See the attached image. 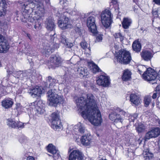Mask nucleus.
Instances as JSON below:
<instances>
[{
    "mask_svg": "<svg viewBox=\"0 0 160 160\" xmlns=\"http://www.w3.org/2000/svg\"><path fill=\"white\" fill-rule=\"evenodd\" d=\"M94 98L92 94L88 93L79 98L76 102L83 118L88 119L93 125L99 126L101 124L102 119Z\"/></svg>",
    "mask_w": 160,
    "mask_h": 160,
    "instance_id": "1",
    "label": "nucleus"
},
{
    "mask_svg": "<svg viewBox=\"0 0 160 160\" xmlns=\"http://www.w3.org/2000/svg\"><path fill=\"white\" fill-rule=\"evenodd\" d=\"M23 8L26 10L33 11L34 14L28 17V21L32 23L35 22L34 28L35 29L41 27V21L42 17H43L45 11L42 2L39 0H30L26 2L23 5Z\"/></svg>",
    "mask_w": 160,
    "mask_h": 160,
    "instance_id": "2",
    "label": "nucleus"
},
{
    "mask_svg": "<svg viewBox=\"0 0 160 160\" xmlns=\"http://www.w3.org/2000/svg\"><path fill=\"white\" fill-rule=\"evenodd\" d=\"M131 59V53L129 51L121 49L117 53L114 58V62L127 64L129 63Z\"/></svg>",
    "mask_w": 160,
    "mask_h": 160,
    "instance_id": "3",
    "label": "nucleus"
},
{
    "mask_svg": "<svg viewBox=\"0 0 160 160\" xmlns=\"http://www.w3.org/2000/svg\"><path fill=\"white\" fill-rule=\"evenodd\" d=\"M47 94L49 104L51 105L61 103L63 101L62 98L58 95L56 89H51L48 91Z\"/></svg>",
    "mask_w": 160,
    "mask_h": 160,
    "instance_id": "4",
    "label": "nucleus"
},
{
    "mask_svg": "<svg viewBox=\"0 0 160 160\" xmlns=\"http://www.w3.org/2000/svg\"><path fill=\"white\" fill-rule=\"evenodd\" d=\"M158 76L160 81V70L157 73L154 69L149 68H147L146 71L143 74L142 77L145 80L152 82L155 81Z\"/></svg>",
    "mask_w": 160,
    "mask_h": 160,
    "instance_id": "5",
    "label": "nucleus"
},
{
    "mask_svg": "<svg viewBox=\"0 0 160 160\" xmlns=\"http://www.w3.org/2000/svg\"><path fill=\"white\" fill-rule=\"evenodd\" d=\"M56 35L54 31L52 32V34L49 33L48 34V37L47 38V40L50 43V45H47L44 46V49L45 51L49 52H52V50L55 48L58 47V45L55 42L57 38H56Z\"/></svg>",
    "mask_w": 160,
    "mask_h": 160,
    "instance_id": "6",
    "label": "nucleus"
},
{
    "mask_svg": "<svg viewBox=\"0 0 160 160\" xmlns=\"http://www.w3.org/2000/svg\"><path fill=\"white\" fill-rule=\"evenodd\" d=\"M113 15L110 11L106 9L102 12L101 15V21L102 25L106 28H109L112 22Z\"/></svg>",
    "mask_w": 160,
    "mask_h": 160,
    "instance_id": "7",
    "label": "nucleus"
},
{
    "mask_svg": "<svg viewBox=\"0 0 160 160\" xmlns=\"http://www.w3.org/2000/svg\"><path fill=\"white\" fill-rule=\"evenodd\" d=\"M59 114L58 112H54L51 115V126L55 130H59L62 127V125L59 118Z\"/></svg>",
    "mask_w": 160,
    "mask_h": 160,
    "instance_id": "8",
    "label": "nucleus"
},
{
    "mask_svg": "<svg viewBox=\"0 0 160 160\" xmlns=\"http://www.w3.org/2000/svg\"><path fill=\"white\" fill-rule=\"evenodd\" d=\"M71 152L69 156V160H83L84 155L82 152L77 149L73 150L69 148L68 152Z\"/></svg>",
    "mask_w": 160,
    "mask_h": 160,
    "instance_id": "9",
    "label": "nucleus"
},
{
    "mask_svg": "<svg viewBox=\"0 0 160 160\" xmlns=\"http://www.w3.org/2000/svg\"><path fill=\"white\" fill-rule=\"evenodd\" d=\"M109 118L112 121L114 120V124L118 128L122 126L123 119L120 114L115 112H112L109 114Z\"/></svg>",
    "mask_w": 160,
    "mask_h": 160,
    "instance_id": "10",
    "label": "nucleus"
},
{
    "mask_svg": "<svg viewBox=\"0 0 160 160\" xmlns=\"http://www.w3.org/2000/svg\"><path fill=\"white\" fill-rule=\"evenodd\" d=\"M95 17L93 16L89 17L87 19V25L90 31L93 33H96L97 30L95 24Z\"/></svg>",
    "mask_w": 160,
    "mask_h": 160,
    "instance_id": "11",
    "label": "nucleus"
},
{
    "mask_svg": "<svg viewBox=\"0 0 160 160\" xmlns=\"http://www.w3.org/2000/svg\"><path fill=\"white\" fill-rule=\"evenodd\" d=\"M47 150L52 155H49L52 156L54 160H58L61 158L59 151L56 149L55 146L52 144H49L47 147Z\"/></svg>",
    "mask_w": 160,
    "mask_h": 160,
    "instance_id": "12",
    "label": "nucleus"
},
{
    "mask_svg": "<svg viewBox=\"0 0 160 160\" xmlns=\"http://www.w3.org/2000/svg\"><path fill=\"white\" fill-rule=\"evenodd\" d=\"M58 24L59 27L62 30L72 28V25L69 19L67 17L64 18L63 20H59Z\"/></svg>",
    "mask_w": 160,
    "mask_h": 160,
    "instance_id": "13",
    "label": "nucleus"
},
{
    "mask_svg": "<svg viewBox=\"0 0 160 160\" xmlns=\"http://www.w3.org/2000/svg\"><path fill=\"white\" fill-rule=\"evenodd\" d=\"M62 62L61 58L58 55H56L51 57L50 60V65L51 68H55L60 66Z\"/></svg>",
    "mask_w": 160,
    "mask_h": 160,
    "instance_id": "14",
    "label": "nucleus"
},
{
    "mask_svg": "<svg viewBox=\"0 0 160 160\" xmlns=\"http://www.w3.org/2000/svg\"><path fill=\"white\" fill-rule=\"evenodd\" d=\"M160 134V129L158 128H154L146 133L145 136L146 139H149L158 137Z\"/></svg>",
    "mask_w": 160,
    "mask_h": 160,
    "instance_id": "15",
    "label": "nucleus"
},
{
    "mask_svg": "<svg viewBox=\"0 0 160 160\" xmlns=\"http://www.w3.org/2000/svg\"><path fill=\"white\" fill-rule=\"evenodd\" d=\"M97 82L99 85L104 87H107L110 84L108 77L103 75H101L99 77L98 79L97 80Z\"/></svg>",
    "mask_w": 160,
    "mask_h": 160,
    "instance_id": "16",
    "label": "nucleus"
},
{
    "mask_svg": "<svg viewBox=\"0 0 160 160\" xmlns=\"http://www.w3.org/2000/svg\"><path fill=\"white\" fill-rule=\"evenodd\" d=\"M8 43L4 37L0 34V52H6L9 48Z\"/></svg>",
    "mask_w": 160,
    "mask_h": 160,
    "instance_id": "17",
    "label": "nucleus"
},
{
    "mask_svg": "<svg viewBox=\"0 0 160 160\" xmlns=\"http://www.w3.org/2000/svg\"><path fill=\"white\" fill-rule=\"evenodd\" d=\"M28 92L32 97L37 98L40 96L42 94V91L41 87L37 86L33 89H30Z\"/></svg>",
    "mask_w": 160,
    "mask_h": 160,
    "instance_id": "18",
    "label": "nucleus"
},
{
    "mask_svg": "<svg viewBox=\"0 0 160 160\" xmlns=\"http://www.w3.org/2000/svg\"><path fill=\"white\" fill-rule=\"evenodd\" d=\"M80 140L82 144L86 146H90L92 142V137L88 135L82 136Z\"/></svg>",
    "mask_w": 160,
    "mask_h": 160,
    "instance_id": "19",
    "label": "nucleus"
},
{
    "mask_svg": "<svg viewBox=\"0 0 160 160\" xmlns=\"http://www.w3.org/2000/svg\"><path fill=\"white\" fill-rule=\"evenodd\" d=\"M46 28L48 31H54L55 25L53 20L51 18H48L47 19L46 22Z\"/></svg>",
    "mask_w": 160,
    "mask_h": 160,
    "instance_id": "20",
    "label": "nucleus"
},
{
    "mask_svg": "<svg viewBox=\"0 0 160 160\" xmlns=\"http://www.w3.org/2000/svg\"><path fill=\"white\" fill-rule=\"evenodd\" d=\"M47 85V87L48 86L49 88L52 89H56V84H57V81L56 80L53 79L51 77L49 76L48 77V79L46 82Z\"/></svg>",
    "mask_w": 160,
    "mask_h": 160,
    "instance_id": "21",
    "label": "nucleus"
},
{
    "mask_svg": "<svg viewBox=\"0 0 160 160\" xmlns=\"http://www.w3.org/2000/svg\"><path fill=\"white\" fill-rule=\"evenodd\" d=\"M141 57L144 60L148 61L152 58L153 55L150 51L145 50L142 51Z\"/></svg>",
    "mask_w": 160,
    "mask_h": 160,
    "instance_id": "22",
    "label": "nucleus"
},
{
    "mask_svg": "<svg viewBox=\"0 0 160 160\" xmlns=\"http://www.w3.org/2000/svg\"><path fill=\"white\" fill-rule=\"evenodd\" d=\"M13 104V101L11 98L5 99L2 102V106L6 109L11 108Z\"/></svg>",
    "mask_w": 160,
    "mask_h": 160,
    "instance_id": "23",
    "label": "nucleus"
},
{
    "mask_svg": "<svg viewBox=\"0 0 160 160\" xmlns=\"http://www.w3.org/2000/svg\"><path fill=\"white\" fill-rule=\"evenodd\" d=\"M7 4L6 0H0V16H4L6 13Z\"/></svg>",
    "mask_w": 160,
    "mask_h": 160,
    "instance_id": "24",
    "label": "nucleus"
},
{
    "mask_svg": "<svg viewBox=\"0 0 160 160\" xmlns=\"http://www.w3.org/2000/svg\"><path fill=\"white\" fill-rule=\"evenodd\" d=\"M36 102H33L31 103V107L32 109H34L36 111L37 114H42L44 112L45 110L43 108H41L38 106Z\"/></svg>",
    "mask_w": 160,
    "mask_h": 160,
    "instance_id": "25",
    "label": "nucleus"
},
{
    "mask_svg": "<svg viewBox=\"0 0 160 160\" xmlns=\"http://www.w3.org/2000/svg\"><path fill=\"white\" fill-rule=\"evenodd\" d=\"M130 98L131 102L136 105H137L140 102L139 97L135 94H131Z\"/></svg>",
    "mask_w": 160,
    "mask_h": 160,
    "instance_id": "26",
    "label": "nucleus"
},
{
    "mask_svg": "<svg viewBox=\"0 0 160 160\" xmlns=\"http://www.w3.org/2000/svg\"><path fill=\"white\" fill-rule=\"evenodd\" d=\"M77 71L80 76L82 77L88 75L89 73L87 69L84 67H79L77 69Z\"/></svg>",
    "mask_w": 160,
    "mask_h": 160,
    "instance_id": "27",
    "label": "nucleus"
},
{
    "mask_svg": "<svg viewBox=\"0 0 160 160\" xmlns=\"http://www.w3.org/2000/svg\"><path fill=\"white\" fill-rule=\"evenodd\" d=\"M132 47L133 50L135 52H138L140 51V42L138 39L134 41Z\"/></svg>",
    "mask_w": 160,
    "mask_h": 160,
    "instance_id": "28",
    "label": "nucleus"
},
{
    "mask_svg": "<svg viewBox=\"0 0 160 160\" xmlns=\"http://www.w3.org/2000/svg\"><path fill=\"white\" fill-rule=\"evenodd\" d=\"M89 66L93 73H95L97 72H99L100 71L98 66L93 62H89Z\"/></svg>",
    "mask_w": 160,
    "mask_h": 160,
    "instance_id": "29",
    "label": "nucleus"
},
{
    "mask_svg": "<svg viewBox=\"0 0 160 160\" xmlns=\"http://www.w3.org/2000/svg\"><path fill=\"white\" fill-rule=\"evenodd\" d=\"M132 23L131 20L128 18H124L122 22V25L125 29H127L130 25Z\"/></svg>",
    "mask_w": 160,
    "mask_h": 160,
    "instance_id": "30",
    "label": "nucleus"
},
{
    "mask_svg": "<svg viewBox=\"0 0 160 160\" xmlns=\"http://www.w3.org/2000/svg\"><path fill=\"white\" fill-rule=\"evenodd\" d=\"M61 42L67 47L71 48L73 46L72 43L68 42L66 37L64 35H62L61 37Z\"/></svg>",
    "mask_w": 160,
    "mask_h": 160,
    "instance_id": "31",
    "label": "nucleus"
},
{
    "mask_svg": "<svg viewBox=\"0 0 160 160\" xmlns=\"http://www.w3.org/2000/svg\"><path fill=\"white\" fill-rule=\"evenodd\" d=\"M74 130L76 131L78 130L79 132L83 133L84 132L85 128L83 125L80 122L78 123L74 127Z\"/></svg>",
    "mask_w": 160,
    "mask_h": 160,
    "instance_id": "32",
    "label": "nucleus"
},
{
    "mask_svg": "<svg viewBox=\"0 0 160 160\" xmlns=\"http://www.w3.org/2000/svg\"><path fill=\"white\" fill-rule=\"evenodd\" d=\"M131 73L130 71L128 70H126L124 71L122 79L124 81H127L130 79L131 78Z\"/></svg>",
    "mask_w": 160,
    "mask_h": 160,
    "instance_id": "33",
    "label": "nucleus"
},
{
    "mask_svg": "<svg viewBox=\"0 0 160 160\" xmlns=\"http://www.w3.org/2000/svg\"><path fill=\"white\" fill-rule=\"evenodd\" d=\"M10 74H12L15 77L18 78H22L23 77L26 75L24 73H23L22 71H19L16 72H12L10 71Z\"/></svg>",
    "mask_w": 160,
    "mask_h": 160,
    "instance_id": "34",
    "label": "nucleus"
},
{
    "mask_svg": "<svg viewBox=\"0 0 160 160\" xmlns=\"http://www.w3.org/2000/svg\"><path fill=\"white\" fill-rule=\"evenodd\" d=\"M16 122L12 119L9 118L7 119V124L9 127L14 128H16Z\"/></svg>",
    "mask_w": 160,
    "mask_h": 160,
    "instance_id": "35",
    "label": "nucleus"
},
{
    "mask_svg": "<svg viewBox=\"0 0 160 160\" xmlns=\"http://www.w3.org/2000/svg\"><path fill=\"white\" fill-rule=\"evenodd\" d=\"M145 159H150L152 157V154L148 151H144L142 153Z\"/></svg>",
    "mask_w": 160,
    "mask_h": 160,
    "instance_id": "36",
    "label": "nucleus"
},
{
    "mask_svg": "<svg viewBox=\"0 0 160 160\" xmlns=\"http://www.w3.org/2000/svg\"><path fill=\"white\" fill-rule=\"evenodd\" d=\"M144 106L145 107H148L151 102V98L148 96L145 97L144 99Z\"/></svg>",
    "mask_w": 160,
    "mask_h": 160,
    "instance_id": "37",
    "label": "nucleus"
},
{
    "mask_svg": "<svg viewBox=\"0 0 160 160\" xmlns=\"http://www.w3.org/2000/svg\"><path fill=\"white\" fill-rule=\"evenodd\" d=\"M141 30L142 31V35L144 36L148 34L149 32L147 26H143L141 28Z\"/></svg>",
    "mask_w": 160,
    "mask_h": 160,
    "instance_id": "38",
    "label": "nucleus"
},
{
    "mask_svg": "<svg viewBox=\"0 0 160 160\" xmlns=\"http://www.w3.org/2000/svg\"><path fill=\"white\" fill-rule=\"evenodd\" d=\"M137 115L136 114H134L133 115H129L128 116V120L130 122H133L135 119L137 118Z\"/></svg>",
    "mask_w": 160,
    "mask_h": 160,
    "instance_id": "39",
    "label": "nucleus"
},
{
    "mask_svg": "<svg viewBox=\"0 0 160 160\" xmlns=\"http://www.w3.org/2000/svg\"><path fill=\"white\" fill-rule=\"evenodd\" d=\"M114 36L115 38H120L121 41L123 39V37L120 33H116L114 35Z\"/></svg>",
    "mask_w": 160,
    "mask_h": 160,
    "instance_id": "40",
    "label": "nucleus"
},
{
    "mask_svg": "<svg viewBox=\"0 0 160 160\" xmlns=\"http://www.w3.org/2000/svg\"><path fill=\"white\" fill-rule=\"evenodd\" d=\"M16 122V128H23L24 127V123L18 121H17Z\"/></svg>",
    "mask_w": 160,
    "mask_h": 160,
    "instance_id": "41",
    "label": "nucleus"
},
{
    "mask_svg": "<svg viewBox=\"0 0 160 160\" xmlns=\"http://www.w3.org/2000/svg\"><path fill=\"white\" fill-rule=\"evenodd\" d=\"M15 109L17 110L18 113L22 111V107L20 103L16 104Z\"/></svg>",
    "mask_w": 160,
    "mask_h": 160,
    "instance_id": "42",
    "label": "nucleus"
},
{
    "mask_svg": "<svg viewBox=\"0 0 160 160\" xmlns=\"http://www.w3.org/2000/svg\"><path fill=\"white\" fill-rule=\"evenodd\" d=\"M152 14L153 17V18L152 19V23L153 24L154 22V19L155 18H157L158 17V12L157 11H152Z\"/></svg>",
    "mask_w": 160,
    "mask_h": 160,
    "instance_id": "43",
    "label": "nucleus"
},
{
    "mask_svg": "<svg viewBox=\"0 0 160 160\" xmlns=\"http://www.w3.org/2000/svg\"><path fill=\"white\" fill-rule=\"evenodd\" d=\"M27 140V138L24 136H21L19 138V141L21 143L26 142Z\"/></svg>",
    "mask_w": 160,
    "mask_h": 160,
    "instance_id": "44",
    "label": "nucleus"
},
{
    "mask_svg": "<svg viewBox=\"0 0 160 160\" xmlns=\"http://www.w3.org/2000/svg\"><path fill=\"white\" fill-rule=\"evenodd\" d=\"M102 35L101 34H99L96 36V42H101L102 41Z\"/></svg>",
    "mask_w": 160,
    "mask_h": 160,
    "instance_id": "45",
    "label": "nucleus"
},
{
    "mask_svg": "<svg viewBox=\"0 0 160 160\" xmlns=\"http://www.w3.org/2000/svg\"><path fill=\"white\" fill-rule=\"evenodd\" d=\"M80 44L81 47L83 49H85L87 48L88 43L86 42H82Z\"/></svg>",
    "mask_w": 160,
    "mask_h": 160,
    "instance_id": "46",
    "label": "nucleus"
},
{
    "mask_svg": "<svg viewBox=\"0 0 160 160\" xmlns=\"http://www.w3.org/2000/svg\"><path fill=\"white\" fill-rule=\"evenodd\" d=\"M116 111L118 112H119L121 114L123 115H125L126 113L124 111L118 108L116 109Z\"/></svg>",
    "mask_w": 160,
    "mask_h": 160,
    "instance_id": "47",
    "label": "nucleus"
},
{
    "mask_svg": "<svg viewBox=\"0 0 160 160\" xmlns=\"http://www.w3.org/2000/svg\"><path fill=\"white\" fill-rule=\"evenodd\" d=\"M135 127L137 131L138 132V133H139L140 132V125L139 122L136 123Z\"/></svg>",
    "mask_w": 160,
    "mask_h": 160,
    "instance_id": "48",
    "label": "nucleus"
},
{
    "mask_svg": "<svg viewBox=\"0 0 160 160\" xmlns=\"http://www.w3.org/2000/svg\"><path fill=\"white\" fill-rule=\"evenodd\" d=\"M63 9L66 10V12H67L68 13H69L71 15H73L75 14L74 13H73V11L71 10V9L66 8L65 7L63 8Z\"/></svg>",
    "mask_w": 160,
    "mask_h": 160,
    "instance_id": "49",
    "label": "nucleus"
},
{
    "mask_svg": "<svg viewBox=\"0 0 160 160\" xmlns=\"http://www.w3.org/2000/svg\"><path fill=\"white\" fill-rule=\"evenodd\" d=\"M156 92H158L159 93L160 92V85H158L156 87Z\"/></svg>",
    "mask_w": 160,
    "mask_h": 160,
    "instance_id": "50",
    "label": "nucleus"
},
{
    "mask_svg": "<svg viewBox=\"0 0 160 160\" xmlns=\"http://www.w3.org/2000/svg\"><path fill=\"white\" fill-rule=\"evenodd\" d=\"M153 1L156 4L160 5V0H153Z\"/></svg>",
    "mask_w": 160,
    "mask_h": 160,
    "instance_id": "51",
    "label": "nucleus"
},
{
    "mask_svg": "<svg viewBox=\"0 0 160 160\" xmlns=\"http://www.w3.org/2000/svg\"><path fill=\"white\" fill-rule=\"evenodd\" d=\"M27 160H34V158L33 157L29 156L27 158Z\"/></svg>",
    "mask_w": 160,
    "mask_h": 160,
    "instance_id": "52",
    "label": "nucleus"
},
{
    "mask_svg": "<svg viewBox=\"0 0 160 160\" xmlns=\"http://www.w3.org/2000/svg\"><path fill=\"white\" fill-rule=\"evenodd\" d=\"M157 93H154L152 96V98L153 99H155L157 97Z\"/></svg>",
    "mask_w": 160,
    "mask_h": 160,
    "instance_id": "53",
    "label": "nucleus"
},
{
    "mask_svg": "<svg viewBox=\"0 0 160 160\" xmlns=\"http://www.w3.org/2000/svg\"><path fill=\"white\" fill-rule=\"evenodd\" d=\"M111 2L113 3V4L115 5L117 3V0H112Z\"/></svg>",
    "mask_w": 160,
    "mask_h": 160,
    "instance_id": "54",
    "label": "nucleus"
},
{
    "mask_svg": "<svg viewBox=\"0 0 160 160\" xmlns=\"http://www.w3.org/2000/svg\"><path fill=\"white\" fill-rule=\"evenodd\" d=\"M155 29H158V30L159 31H160V26H158V27H155Z\"/></svg>",
    "mask_w": 160,
    "mask_h": 160,
    "instance_id": "55",
    "label": "nucleus"
},
{
    "mask_svg": "<svg viewBox=\"0 0 160 160\" xmlns=\"http://www.w3.org/2000/svg\"><path fill=\"white\" fill-rule=\"evenodd\" d=\"M27 37L29 38V39H30V35L29 34H27Z\"/></svg>",
    "mask_w": 160,
    "mask_h": 160,
    "instance_id": "56",
    "label": "nucleus"
},
{
    "mask_svg": "<svg viewBox=\"0 0 160 160\" xmlns=\"http://www.w3.org/2000/svg\"><path fill=\"white\" fill-rule=\"evenodd\" d=\"M28 49V47H26L25 48V50H22V51H24L25 52V51H27V50Z\"/></svg>",
    "mask_w": 160,
    "mask_h": 160,
    "instance_id": "57",
    "label": "nucleus"
},
{
    "mask_svg": "<svg viewBox=\"0 0 160 160\" xmlns=\"http://www.w3.org/2000/svg\"><path fill=\"white\" fill-rule=\"evenodd\" d=\"M118 7H117V9L115 8V10L116 11V12H118Z\"/></svg>",
    "mask_w": 160,
    "mask_h": 160,
    "instance_id": "58",
    "label": "nucleus"
},
{
    "mask_svg": "<svg viewBox=\"0 0 160 160\" xmlns=\"http://www.w3.org/2000/svg\"><path fill=\"white\" fill-rule=\"evenodd\" d=\"M46 3H48L49 1V0H45Z\"/></svg>",
    "mask_w": 160,
    "mask_h": 160,
    "instance_id": "59",
    "label": "nucleus"
},
{
    "mask_svg": "<svg viewBox=\"0 0 160 160\" xmlns=\"http://www.w3.org/2000/svg\"><path fill=\"white\" fill-rule=\"evenodd\" d=\"M143 124H141V125H140V126H141V130L142 129H143V128H142V126H143Z\"/></svg>",
    "mask_w": 160,
    "mask_h": 160,
    "instance_id": "60",
    "label": "nucleus"
},
{
    "mask_svg": "<svg viewBox=\"0 0 160 160\" xmlns=\"http://www.w3.org/2000/svg\"><path fill=\"white\" fill-rule=\"evenodd\" d=\"M80 63V61H78L77 63L78 64H79V63Z\"/></svg>",
    "mask_w": 160,
    "mask_h": 160,
    "instance_id": "61",
    "label": "nucleus"
},
{
    "mask_svg": "<svg viewBox=\"0 0 160 160\" xmlns=\"http://www.w3.org/2000/svg\"><path fill=\"white\" fill-rule=\"evenodd\" d=\"M152 84H154V83H156V82H152Z\"/></svg>",
    "mask_w": 160,
    "mask_h": 160,
    "instance_id": "62",
    "label": "nucleus"
},
{
    "mask_svg": "<svg viewBox=\"0 0 160 160\" xmlns=\"http://www.w3.org/2000/svg\"><path fill=\"white\" fill-rule=\"evenodd\" d=\"M158 124L160 125V121L158 122Z\"/></svg>",
    "mask_w": 160,
    "mask_h": 160,
    "instance_id": "63",
    "label": "nucleus"
},
{
    "mask_svg": "<svg viewBox=\"0 0 160 160\" xmlns=\"http://www.w3.org/2000/svg\"><path fill=\"white\" fill-rule=\"evenodd\" d=\"M100 160H106V159L104 160L103 159H100Z\"/></svg>",
    "mask_w": 160,
    "mask_h": 160,
    "instance_id": "64",
    "label": "nucleus"
}]
</instances>
